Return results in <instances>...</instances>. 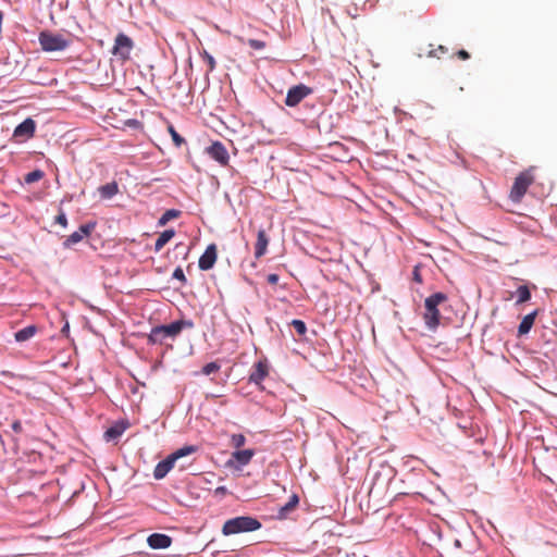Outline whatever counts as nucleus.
<instances>
[{
    "label": "nucleus",
    "instance_id": "f257e3e1",
    "mask_svg": "<svg viewBox=\"0 0 557 557\" xmlns=\"http://www.w3.org/2000/svg\"><path fill=\"white\" fill-rule=\"evenodd\" d=\"M447 295L435 293L424 300L423 319L429 330H435L442 322L440 307L447 302Z\"/></svg>",
    "mask_w": 557,
    "mask_h": 557
},
{
    "label": "nucleus",
    "instance_id": "f03ea898",
    "mask_svg": "<svg viewBox=\"0 0 557 557\" xmlns=\"http://www.w3.org/2000/svg\"><path fill=\"white\" fill-rule=\"evenodd\" d=\"M38 42L42 51L52 53L66 50L71 46L72 39L70 35L45 29L39 33Z\"/></svg>",
    "mask_w": 557,
    "mask_h": 557
},
{
    "label": "nucleus",
    "instance_id": "7ed1b4c3",
    "mask_svg": "<svg viewBox=\"0 0 557 557\" xmlns=\"http://www.w3.org/2000/svg\"><path fill=\"white\" fill-rule=\"evenodd\" d=\"M191 327L193 323L184 320L174 321L168 325L156 326L148 335L150 344H164L168 338L174 339L184 327Z\"/></svg>",
    "mask_w": 557,
    "mask_h": 557
},
{
    "label": "nucleus",
    "instance_id": "20e7f679",
    "mask_svg": "<svg viewBox=\"0 0 557 557\" xmlns=\"http://www.w3.org/2000/svg\"><path fill=\"white\" fill-rule=\"evenodd\" d=\"M261 528V522L250 516H240L228 519L224 522L222 527V534L225 536L245 533V532H253Z\"/></svg>",
    "mask_w": 557,
    "mask_h": 557
},
{
    "label": "nucleus",
    "instance_id": "39448f33",
    "mask_svg": "<svg viewBox=\"0 0 557 557\" xmlns=\"http://www.w3.org/2000/svg\"><path fill=\"white\" fill-rule=\"evenodd\" d=\"M534 182L533 168L522 171L515 178L512 187L509 193V198L512 202H521L523 196L527 194L529 187Z\"/></svg>",
    "mask_w": 557,
    "mask_h": 557
},
{
    "label": "nucleus",
    "instance_id": "423d86ee",
    "mask_svg": "<svg viewBox=\"0 0 557 557\" xmlns=\"http://www.w3.org/2000/svg\"><path fill=\"white\" fill-rule=\"evenodd\" d=\"M134 48L133 40L125 34L120 33L115 37L112 48V54L117 58L122 63L131 59V52Z\"/></svg>",
    "mask_w": 557,
    "mask_h": 557
},
{
    "label": "nucleus",
    "instance_id": "0eeeda50",
    "mask_svg": "<svg viewBox=\"0 0 557 557\" xmlns=\"http://www.w3.org/2000/svg\"><path fill=\"white\" fill-rule=\"evenodd\" d=\"M253 456L255 450L250 448L235 450L231 454L230 459L226 461V467L239 471L243 469V467L250 463Z\"/></svg>",
    "mask_w": 557,
    "mask_h": 557
},
{
    "label": "nucleus",
    "instance_id": "6e6552de",
    "mask_svg": "<svg viewBox=\"0 0 557 557\" xmlns=\"http://www.w3.org/2000/svg\"><path fill=\"white\" fill-rule=\"evenodd\" d=\"M312 94V89L304 84L296 85L288 89L285 104L287 107L298 106L306 97Z\"/></svg>",
    "mask_w": 557,
    "mask_h": 557
},
{
    "label": "nucleus",
    "instance_id": "1a4fd4ad",
    "mask_svg": "<svg viewBox=\"0 0 557 557\" xmlns=\"http://www.w3.org/2000/svg\"><path fill=\"white\" fill-rule=\"evenodd\" d=\"M207 152L221 165H227L230 156L225 146L221 141H214L210 147L207 148Z\"/></svg>",
    "mask_w": 557,
    "mask_h": 557
},
{
    "label": "nucleus",
    "instance_id": "9d476101",
    "mask_svg": "<svg viewBox=\"0 0 557 557\" xmlns=\"http://www.w3.org/2000/svg\"><path fill=\"white\" fill-rule=\"evenodd\" d=\"M218 257L216 246L214 244L209 245L205 252L200 256L198 267L202 271H208L213 268Z\"/></svg>",
    "mask_w": 557,
    "mask_h": 557
},
{
    "label": "nucleus",
    "instance_id": "9b49d317",
    "mask_svg": "<svg viewBox=\"0 0 557 557\" xmlns=\"http://www.w3.org/2000/svg\"><path fill=\"white\" fill-rule=\"evenodd\" d=\"M96 224L95 223H88L81 225L78 231L72 233L63 243L65 248H69L79 242L83 240L84 237L90 235V233L94 231Z\"/></svg>",
    "mask_w": 557,
    "mask_h": 557
},
{
    "label": "nucleus",
    "instance_id": "f8f14e48",
    "mask_svg": "<svg viewBox=\"0 0 557 557\" xmlns=\"http://www.w3.org/2000/svg\"><path fill=\"white\" fill-rule=\"evenodd\" d=\"M36 131V122L28 117L18 124L13 133L15 138L28 139L32 138Z\"/></svg>",
    "mask_w": 557,
    "mask_h": 557
},
{
    "label": "nucleus",
    "instance_id": "ddd939ff",
    "mask_svg": "<svg viewBox=\"0 0 557 557\" xmlns=\"http://www.w3.org/2000/svg\"><path fill=\"white\" fill-rule=\"evenodd\" d=\"M269 375V363L267 359L258 361L249 375V382L259 385Z\"/></svg>",
    "mask_w": 557,
    "mask_h": 557
},
{
    "label": "nucleus",
    "instance_id": "4468645a",
    "mask_svg": "<svg viewBox=\"0 0 557 557\" xmlns=\"http://www.w3.org/2000/svg\"><path fill=\"white\" fill-rule=\"evenodd\" d=\"M148 545L153 549H164L171 546V536L163 533H153L147 539Z\"/></svg>",
    "mask_w": 557,
    "mask_h": 557
},
{
    "label": "nucleus",
    "instance_id": "2eb2a0df",
    "mask_svg": "<svg viewBox=\"0 0 557 557\" xmlns=\"http://www.w3.org/2000/svg\"><path fill=\"white\" fill-rule=\"evenodd\" d=\"M269 245V237L264 230H259L257 233V242L255 244V258L260 259L265 255Z\"/></svg>",
    "mask_w": 557,
    "mask_h": 557
},
{
    "label": "nucleus",
    "instance_id": "dca6fc26",
    "mask_svg": "<svg viewBox=\"0 0 557 557\" xmlns=\"http://www.w3.org/2000/svg\"><path fill=\"white\" fill-rule=\"evenodd\" d=\"M174 463L175 461L171 456H168L164 460L160 461L153 470L154 479H163L174 467Z\"/></svg>",
    "mask_w": 557,
    "mask_h": 557
},
{
    "label": "nucleus",
    "instance_id": "f3484780",
    "mask_svg": "<svg viewBox=\"0 0 557 557\" xmlns=\"http://www.w3.org/2000/svg\"><path fill=\"white\" fill-rule=\"evenodd\" d=\"M537 313H539V311L534 310L533 312L523 317V319L520 322L519 327H518L519 336L525 335L530 332V330L532 329V326L534 324L535 318L537 317Z\"/></svg>",
    "mask_w": 557,
    "mask_h": 557
},
{
    "label": "nucleus",
    "instance_id": "a211bd4d",
    "mask_svg": "<svg viewBox=\"0 0 557 557\" xmlns=\"http://www.w3.org/2000/svg\"><path fill=\"white\" fill-rule=\"evenodd\" d=\"M37 331H38V329L36 325H28V326L17 331L14 334V338L16 342L23 343V342H26V341H29L30 338H33L36 335Z\"/></svg>",
    "mask_w": 557,
    "mask_h": 557
},
{
    "label": "nucleus",
    "instance_id": "6ab92c4d",
    "mask_svg": "<svg viewBox=\"0 0 557 557\" xmlns=\"http://www.w3.org/2000/svg\"><path fill=\"white\" fill-rule=\"evenodd\" d=\"M98 191L103 199H111L119 193V185L116 182H111L98 188Z\"/></svg>",
    "mask_w": 557,
    "mask_h": 557
},
{
    "label": "nucleus",
    "instance_id": "aec40b11",
    "mask_svg": "<svg viewBox=\"0 0 557 557\" xmlns=\"http://www.w3.org/2000/svg\"><path fill=\"white\" fill-rule=\"evenodd\" d=\"M174 230H165L164 232H162L156 240L154 251H161V249L174 237Z\"/></svg>",
    "mask_w": 557,
    "mask_h": 557
},
{
    "label": "nucleus",
    "instance_id": "412c9836",
    "mask_svg": "<svg viewBox=\"0 0 557 557\" xmlns=\"http://www.w3.org/2000/svg\"><path fill=\"white\" fill-rule=\"evenodd\" d=\"M516 295L518 297L517 298V305L527 302L531 298V292H530V289H529V287L527 285L519 286L517 288Z\"/></svg>",
    "mask_w": 557,
    "mask_h": 557
},
{
    "label": "nucleus",
    "instance_id": "4be33fe9",
    "mask_svg": "<svg viewBox=\"0 0 557 557\" xmlns=\"http://www.w3.org/2000/svg\"><path fill=\"white\" fill-rule=\"evenodd\" d=\"M299 503V498L297 495H293L289 500L287 502L286 505H284L281 509H280V516L281 517H285L288 512L293 511L297 505Z\"/></svg>",
    "mask_w": 557,
    "mask_h": 557
},
{
    "label": "nucleus",
    "instance_id": "5701e85b",
    "mask_svg": "<svg viewBox=\"0 0 557 557\" xmlns=\"http://www.w3.org/2000/svg\"><path fill=\"white\" fill-rule=\"evenodd\" d=\"M196 451H197V447L193 446V445H189V446H184V447L177 449L176 451H174L170 456L174 459V461H176L177 459H180L182 457H185V456H188L190 454H194Z\"/></svg>",
    "mask_w": 557,
    "mask_h": 557
},
{
    "label": "nucleus",
    "instance_id": "b1692460",
    "mask_svg": "<svg viewBox=\"0 0 557 557\" xmlns=\"http://www.w3.org/2000/svg\"><path fill=\"white\" fill-rule=\"evenodd\" d=\"M181 214V211L175 209L166 210L158 221L159 226H164L169 221L176 219Z\"/></svg>",
    "mask_w": 557,
    "mask_h": 557
},
{
    "label": "nucleus",
    "instance_id": "393cba45",
    "mask_svg": "<svg viewBox=\"0 0 557 557\" xmlns=\"http://www.w3.org/2000/svg\"><path fill=\"white\" fill-rule=\"evenodd\" d=\"M123 432L124 428H121L119 425L111 426L104 432V438L108 442L116 440L122 435Z\"/></svg>",
    "mask_w": 557,
    "mask_h": 557
},
{
    "label": "nucleus",
    "instance_id": "a878e982",
    "mask_svg": "<svg viewBox=\"0 0 557 557\" xmlns=\"http://www.w3.org/2000/svg\"><path fill=\"white\" fill-rule=\"evenodd\" d=\"M237 40L242 44H247L249 45L252 49L255 50H262L265 48V42L262 41V40H258V39H248L247 41L244 40L243 37H236Z\"/></svg>",
    "mask_w": 557,
    "mask_h": 557
},
{
    "label": "nucleus",
    "instance_id": "bb28decb",
    "mask_svg": "<svg viewBox=\"0 0 557 557\" xmlns=\"http://www.w3.org/2000/svg\"><path fill=\"white\" fill-rule=\"evenodd\" d=\"M245 444H246V437L244 434L238 433V434H233L231 436V445L236 450H239V448L243 447Z\"/></svg>",
    "mask_w": 557,
    "mask_h": 557
},
{
    "label": "nucleus",
    "instance_id": "cd10ccee",
    "mask_svg": "<svg viewBox=\"0 0 557 557\" xmlns=\"http://www.w3.org/2000/svg\"><path fill=\"white\" fill-rule=\"evenodd\" d=\"M168 132L170 133L172 140L176 147H181L183 144H185V139L175 131L172 124L168 126Z\"/></svg>",
    "mask_w": 557,
    "mask_h": 557
},
{
    "label": "nucleus",
    "instance_id": "c85d7f7f",
    "mask_svg": "<svg viewBox=\"0 0 557 557\" xmlns=\"http://www.w3.org/2000/svg\"><path fill=\"white\" fill-rule=\"evenodd\" d=\"M44 177V172L41 170H35L29 173H27L24 177L25 183L32 184L35 182H38Z\"/></svg>",
    "mask_w": 557,
    "mask_h": 557
},
{
    "label": "nucleus",
    "instance_id": "c756f323",
    "mask_svg": "<svg viewBox=\"0 0 557 557\" xmlns=\"http://www.w3.org/2000/svg\"><path fill=\"white\" fill-rule=\"evenodd\" d=\"M220 368H221V366H220L218 362L213 361V362H209V363H207L206 366H203V368H202V371H201V372H202L205 375H210V374H212V373L218 372V371L220 370Z\"/></svg>",
    "mask_w": 557,
    "mask_h": 557
},
{
    "label": "nucleus",
    "instance_id": "7c9ffc66",
    "mask_svg": "<svg viewBox=\"0 0 557 557\" xmlns=\"http://www.w3.org/2000/svg\"><path fill=\"white\" fill-rule=\"evenodd\" d=\"M293 327L296 330V332L299 334V335H305L306 332H307V326H306V323L301 320H293L292 323Z\"/></svg>",
    "mask_w": 557,
    "mask_h": 557
},
{
    "label": "nucleus",
    "instance_id": "2f4dec72",
    "mask_svg": "<svg viewBox=\"0 0 557 557\" xmlns=\"http://www.w3.org/2000/svg\"><path fill=\"white\" fill-rule=\"evenodd\" d=\"M202 59L207 62L209 71L212 72L215 69V60L214 58L209 54L207 51H203L201 53Z\"/></svg>",
    "mask_w": 557,
    "mask_h": 557
},
{
    "label": "nucleus",
    "instance_id": "473e14b6",
    "mask_svg": "<svg viewBox=\"0 0 557 557\" xmlns=\"http://www.w3.org/2000/svg\"><path fill=\"white\" fill-rule=\"evenodd\" d=\"M438 52L445 54L448 52V49L445 46L440 45L436 49L430 50L429 57L440 58Z\"/></svg>",
    "mask_w": 557,
    "mask_h": 557
},
{
    "label": "nucleus",
    "instance_id": "72a5a7b5",
    "mask_svg": "<svg viewBox=\"0 0 557 557\" xmlns=\"http://www.w3.org/2000/svg\"><path fill=\"white\" fill-rule=\"evenodd\" d=\"M173 278L181 281L183 284L186 283V276L182 268H176L172 274Z\"/></svg>",
    "mask_w": 557,
    "mask_h": 557
},
{
    "label": "nucleus",
    "instance_id": "f704fd0d",
    "mask_svg": "<svg viewBox=\"0 0 557 557\" xmlns=\"http://www.w3.org/2000/svg\"><path fill=\"white\" fill-rule=\"evenodd\" d=\"M55 223L60 224L62 227L67 226V219L63 211H60V213L55 216Z\"/></svg>",
    "mask_w": 557,
    "mask_h": 557
},
{
    "label": "nucleus",
    "instance_id": "c9c22d12",
    "mask_svg": "<svg viewBox=\"0 0 557 557\" xmlns=\"http://www.w3.org/2000/svg\"><path fill=\"white\" fill-rule=\"evenodd\" d=\"M11 428L12 430L15 432V433H22L23 431V428H22V423L20 420H15L12 424H11Z\"/></svg>",
    "mask_w": 557,
    "mask_h": 557
},
{
    "label": "nucleus",
    "instance_id": "e433bc0d",
    "mask_svg": "<svg viewBox=\"0 0 557 557\" xmlns=\"http://www.w3.org/2000/svg\"><path fill=\"white\" fill-rule=\"evenodd\" d=\"M278 278L280 277H278L277 274L271 273V274L268 275L267 281H268L269 284L274 285V284H276L278 282Z\"/></svg>",
    "mask_w": 557,
    "mask_h": 557
},
{
    "label": "nucleus",
    "instance_id": "4c0bfd02",
    "mask_svg": "<svg viewBox=\"0 0 557 557\" xmlns=\"http://www.w3.org/2000/svg\"><path fill=\"white\" fill-rule=\"evenodd\" d=\"M457 57L461 60H468L470 58V54L468 53V51L461 49L457 52Z\"/></svg>",
    "mask_w": 557,
    "mask_h": 557
},
{
    "label": "nucleus",
    "instance_id": "58836bf2",
    "mask_svg": "<svg viewBox=\"0 0 557 557\" xmlns=\"http://www.w3.org/2000/svg\"><path fill=\"white\" fill-rule=\"evenodd\" d=\"M227 493H228V491H227V488L225 486H219L214 491L215 495H225Z\"/></svg>",
    "mask_w": 557,
    "mask_h": 557
},
{
    "label": "nucleus",
    "instance_id": "ea45409f",
    "mask_svg": "<svg viewBox=\"0 0 557 557\" xmlns=\"http://www.w3.org/2000/svg\"><path fill=\"white\" fill-rule=\"evenodd\" d=\"M413 277L417 282L421 283V276H420V273L419 271L416 269L414 272H413Z\"/></svg>",
    "mask_w": 557,
    "mask_h": 557
},
{
    "label": "nucleus",
    "instance_id": "a19ab883",
    "mask_svg": "<svg viewBox=\"0 0 557 557\" xmlns=\"http://www.w3.org/2000/svg\"><path fill=\"white\" fill-rule=\"evenodd\" d=\"M2 374H3V375H5V376H9V377H11V376H12V373H11V372H9V371H3V372H2Z\"/></svg>",
    "mask_w": 557,
    "mask_h": 557
}]
</instances>
